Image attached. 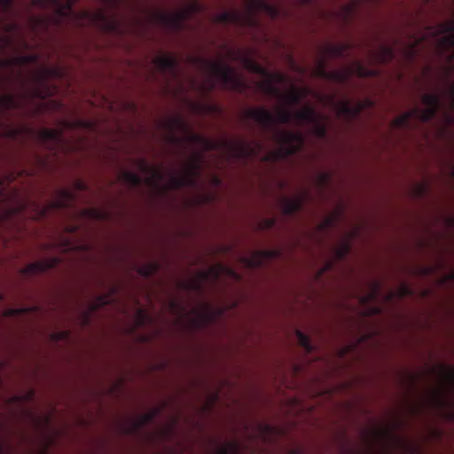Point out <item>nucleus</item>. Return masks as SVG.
<instances>
[{"instance_id":"obj_1","label":"nucleus","mask_w":454,"mask_h":454,"mask_svg":"<svg viewBox=\"0 0 454 454\" xmlns=\"http://www.w3.org/2000/svg\"><path fill=\"white\" fill-rule=\"evenodd\" d=\"M245 114L247 118L253 119L264 131L270 133L272 139L278 145V148L270 152L266 160H283L301 149L304 139L300 132L277 127V123H294V112L280 107L274 115L270 111L261 106L248 109Z\"/></svg>"},{"instance_id":"obj_2","label":"nucleus","mask_w":454,"mask_h":454,"mask_svg":"<svg viewBox=\"0 0 454 454\" xmlns=\"http://www.w3.org/2000/svg\"><path fill=\"white\" fill-rule=\"evenodd\" d=\"M170 125L173 129H178L185 132L186 140L192 144H195L203 147L205 151H213L223 145L227 148L230 157L235 160H248L256 157L258 153L262 149L261 142H247V141H225L222 144L211 140L203 135L192 133L190 131L188 124L179 116L171 120Z\"/></svg>"},{"instance_id":"obj_3","label":"nucleus","mask_w":454,"mask_h":454,"mask_svg":"<svg viewBox=\"0 0 454 454\" xmlns=\"http://www.w3.org/2000/svg\"><path fill=\"white\" fill-rule=\"evenodd\" d=\"M247 13L238 10L223 11L215 16L219 23L232 24L239 27L257 25L256 15L264 12L271 19H277L280 13L278 6L266 0H247Z\"/></svg>"},{"instance_id":"obj_4","label":"nucleus","mask_w":454,"mask_h":454,"mask_svg":"<svg viewBox=\"0 0 454 454\" xmlns=\"http://www.w3.org/2000/svg\"><path fill=\"white\" fill-rule=\"evenodd\" d=\"M207 67L210 74L215 78L223 89L244 93L247 88V82L231 66L222 62H208Z\"/></svg>"},{"instance_id":"obj_5","label":"nucleus","mask_w":454,"mask_h":454,"mask_svg":"<svg viewBox=\"0 0 454 454\" xmlns=\"http://www.w3.org/2000/svg\"><path fill=\"white\" fill-rule=\"evenodd\" d=\"M200 10L198 4H192L189 10H183L174 13L156 12L155 20L167 29L173 32H180L185 27V21L189 19L191 12Z\"/></svg>"},{"instance_id":"obj_6","label":"nucleus","mask_w":454,"mask_h":454,"mask_svg":"<svg viewBox=\"0 0 454 454\" xmlns=\"http://www.w3.org/2000/svg\"><path fill=\"white\" fill-rule=\"evenodd\" d=\"M203 155L195 153L191 159L184 176H172L170 183L173 188L179 189L185 186H192L195 184L194 177L198 176L201 169Z\"/></svg>"},{"instance_id":"obj_7","label":"nucleus","mask_w":454,"mask_h":454,"mask_svg":"<svg viewBox=\"0 0 454 454\" xmlns=\"http://www.w3.org/2000/svg\"><path fill=\"white\" fill-rule=\"evenodd\" d=\"M352 74L366 78L377 75V71L364 67L358 61H355L349 68L331 71L329 81L344 84L348 82Z\"/></svg>"},{"instance_id":"obj_8","label":"nucleus","mask_w":454,"mask_h":454,"mask_svg":"<svg viewBox=\"0 0 454 454\" xmlns=\"http://www.w3.org/2000/svg\"><path fill=\"white\" fill-rule=\"evenodd\" d=\"M425 108L414 107L418 111L419 121L428 122L432 121L442 107V97L437 93H427L422 96Z\"/></svg>"},{"instance_id":"obj_9","label":"nucleus","mask_w":454,"mask_h":454,"mask_svg":"<svg viewBox=\"0 0 454 454\" xmlns=\"http://www.w3.org/2000/svg\"><path fill=\"white\" fill-rule=\"evenodd\" d=\"M116 292V288L113 287L109 294L95 295L92 301L89 304V310L83 311L82 314V322L83 325H87L90 321V315L92 312L109 305L114 301V293Z\"/></svg>"},{"instance_id":"obj_10","label":"nucleus","mask_w":454,"mask_h":454,"mask_svg":"<svg viewBox=\"0 0 454 454\" xmlns=\"http://www.w3.org/2000/svg\"><path fill=\"white\" fill-rule=\"evenodd\" d=\"M153 65L161 74H168L176 78L178 73V61L170 54H161L154 58Z\"/></svg>"},{"instance_id":"obj_11","label":"nucleus","mask_w":454,"mask_h":454,"mask_svg":"<svg viewBox=\"0 0 454 454\" xmlns=\"http://www.w3.org/2000/svg\"><path fill=\"white\" fill-rule=\"evenodd\" d=\"M92 19L98 22L102 28L109 33H121V22L114 16H110L105 11L99 10L92 14Z\"/></svg>"},{"instance_id":"obj_12","label":"nucleus","mask_w":454,"mask_h":454,"mask_svg":"<svg viewBox=\"0 0 454 454\" xmlns=\"http://www.w3.org/2000/svg\"><path fill=\"white\" fill-rule=\"evenodd\" d=\"M58 258L42 260L27 265L23 270V273L27 276L42 274L51 269L55 268L58 265Z\"/></svg>"},{"instance_id":"obj_13","label":"nucleus","mask_w":454,"mask_h":454,"mask_svg":"<svg viewBox=\"0 0 454 454\" xmlns=\"http://www.w3.org/2000/svg\"><path fill=\"white\" fill-rule=\"evenodd\" d=\"M304 197L298 196L294 198L283 197L280 200V207L282 213L286 216H291L301 211L304 204Z\"/></svg>"},{"instance_id":"obj_14","label":"nucleus","mask_w":454,"mask_h":454,"mask_svg":"<svg viewBox=\"0 0 454 454\" xmlns=\"http://www.w3.org/2000/svg\"><path fill=\"white\" fill-rule=\"evenodd\" d=\"M372 58L379 64L386 65L395 59V51L391 45L380 43L378 48L372 52Z\"/></svg>"},{"instance_id":"obj_15","label":"nucleus","mask_w":454,"mask_h":454,"mask_svg":"<svg viewBox=\"0 0 454 454\" xmlns=\"http://www.w3.org/2000/svg\"><path fill=\"white\" fill-rule=\"evenodd\" d=\"M294 124L296 125H311L318 117H320L316 109L309 106L304 107L302 110L294 111Z\"/></svg>"},{"instance_id":"obj_16","label":"nucleus","mask_w":454,"mask_h":454,"mask_svg":"<svg viewBox=\"0 0 454 454\" xmlns=\"http://www.w3.org/2000/svg\"><path fill=\"white\" fill-rule=\"evenodd\" d=\"M418 111L414 108L402 114L395 118L392 121V126L396 129H412L411 120L419 121Z\"/></svg>"},{"instance_id":"obj_17","label":"nucleus","mask_w":454,"mask_h":454,"mask_svg":"<svg viewBox=\"0 0 454 454\" xmlns=\"http://www.w3.org/2000/svg\"><path fill=\"white\" fill-rule=\"evenodd\" d=\"M337 107L338 114L349 120L356 117L362 110V106H354L349 101H340L337 104Z\"/></svg>"},{"instance_id":"obj_18","label":"nucleus","mask_w":454,"mask_h":454,"mask_svg":"<svg viewBox=\"0 0 454 454\" xmlns=\"http://www.w3.org/2000/svg\"><path fill=\"white\" fill-rule=\"evenodd\" d=\"M59 198L52 203V207L56 208H67L74 201V193L67 189L58 191Z\"/></svg>"},{"instance_id":"obj_19","label":"nucleus","mask_w":454,"mask_h":454,"mask_svg":"<svg viewBox=\"0 0 454 454\" xmlns=\"http://www.w3.org/2000/svg\"><path fill=\"white\" fill-rule=\"evenodd\" d=\"M59 71L57 69L45 68L43 74L39 76V82L41 83L43 90L38 89L35 92V96L41 98H44L51 95V88L48 86L45 77L50 74L59 75Z\"/></svg>"},{"instance_id":"obj_20","label":"nucleus","mask_w":454,"mask_h":454,"mask_svg":"<svg viewBox=\"0 0 454 454\" xmlns=\"http://www.w3.org/2000/svg\"><path fill=\"white\" fill-rule=\"evenodd\" d=\"M137 163L141 172L152 176V178L146 180L147 183H153V180H160L162 178L160 171L150 165L146 160L139 159L137 160Z\"/></svg>"},{"instance_id":"obj_21","label":"nucleus","mask_w":454,"mask_h":454,"mask_svg":"<svg viewBox=\"0 0 454 454\" xmlns=\"http://www.w3.org/2000/svg\"><path fill=\"white\" fill-rule=\"evenodd\" d=\"M120 178L130 188H137L144 182L141 176L129 170H122L120 173Z\"/></svg>"},{"instance_id":"obj_22","label":"nucleus","mask_w":454,"mask_h":454,"mask_svg":"<svg viewBox=\"0 0 454 454\" xmlns=\"http://www.w3.org/2000/svg\"><path fill=\"white\" fill-rule=\"evenodd\" d=\"M260 90L265 94L272 98H276L280 99L283 98V93L280 90L273 84L271 81L260 82L259 83Z\"/></svg>"},{"instance_id":"obj_23","label":"nucleus","mask_w":454,"mask_h":454,"mask_svg":"<svg viewBox=\"0 0 454 454\" xmlns=\"http://www.w3.org/2000/svg\"><path fill=\"white\" fill-rule=\"evenodd\" d=\"M306 90H300L294 88L288 94L284 95L280 100H285L290 105H297L300 103L301 98L306 95Z\"/></svg>"},{"instance_id":"obj_24","label":"nucleus","mask_w":454,"mask_h":454,"mask_svg":"<svg viewBox=\"0 0 454 454\" xmlns=\"http://www.w3.org/2000/svg\"><path fill=\"white\" fill-rule=\"evenodd\" d=\"M351 48L349 43H341L334 45H330L327 48V51L330 55L335 58L345 57Z\"/></svg>"},{"instance_id":"obj_25","label":"nucleus","mask_w":454,"mask_h":454,"mask_svg":"<svg viewBox=\"0 0 454 454\" xmlns=\"http://www.w3.org/2000/svg\"><path fill=\"white\" fill-rule=\"evenodd\" d=\"M19 107V102L12 94L0 95V109L8 111Z\"/></svg>"},{"instance_id":"obj_26","label":"nucleus","mask_w":454,"mask_h":454,"mask_svg":"<svg viewBox=\"0 0 454 454\" xmlns=\"http://www.w3.org/2000/svg\"><path fill=\"white\" fill-rule=\"evenodd\" d=\"M312 133L320 139L327 137L328 129L326 124L322 121L321 116L318 117L311 125Z\"/></svg>"},{"instance_id":"obj_27","label":"nucleus","mask_w":454,"mask_h":454,"mask_svg":"<svg viewBox=\"0 0 454 454\" xmlns=\"http://www.w3.org/2000/svg\"><path fill=\"white\" fill-rule=\"evenodd\" d=\"M40 137L44 141H50L52 143H60L62 140V135L59 131L54 129H43L40 132Z\"/></svg>"},{"instance_id":"obj_28","label":"nucleus","mask_w":454,"mask_h":454,"mask_svg":"<svg viewBox=\"0 0 454 454\" xmlns=\"http://www.w3.org/2000/svg\"><path fill=\"white\" fill-rule=\"evenodd\" d=\"M159 270V265L156 262H148L138 268L137 272L142 277L150 278Z\"/></svg>"},{"instance_id":"obj_29","label":"nucleus","mask_w":454,"mask_h":454,"mask_svg":"<svg viewBox=\"0 0 454 454\" xmlns=\"http://www.w3.org/2000/svg\"><path fill=\"white\" fill-rule=\"evenodd\" d=\"M218 454H241V446L237 442H230L219 448Z\"/></svg>"},{"instance_id":"obj_30","label":"nucleus","mask_w":454,"mask_h":454,"mask_svg":"<svg viewBox=\"0 0 454 454\" xmlns=\"http://www.w3.org/2000/svg\"><path fill=\"white\" fill-rule=\"evenodd\" d=\"M296 337H297L299 345L301 347H302L306 352L310 353L313 351L314 346L312 345L310 339L308 335H306L302 332L297 330Z\"/></svg>"},{"instance_id":"obj_31","label":"nucleus","mask_w":454,"mask_h":454,"mask_svg":"<svg viewBox=\"0 0 454 454\" xmlns=\"http://www.w3.org/2000/svg\"><path fill=\"white\" fill-rule=\"evenodd\" d=\"M296 337H297L299 345L301 347H302L306 352L310 353L313 351L314 346L312 345L310 339L308 335H306L302 332L297 330Z\"/></svg>"},{"instance_id":"obj_32","label":"nucleus","mask_w":454,"mask_h":454,"mask_svg":"<svg viewBox=\"0 0 454 454\" xmlns=\"http://www.w3.org/2000/svg\"><path fill=\"white\" fill-rule=\"evenodd\" d=\"M330 72L326 69V61L323 59H318L317 67L315 68V75L318 78L329 80Z\"/></svg>"},{"instance_id":"obj_33","label":"nucleus","mask_w":454,"mask_h":454,"mask_svg":"<svg viewBox=\"0 0 454 454\" xmlns=\"http://www.w3.org/2000/svg\"><path fill=\"white\" fill-rule=\"evenodd\" d=\"M151 321V317L144 309H138L137 311V324L138 326H143Z\"/></svg>"},{"instance_id":"obj_34","label":"nucleus","mask_w":454,"mask_h":454,"mask_svg":"<svg viewBox=\"0 0 454 454\" xmlns=\"http://www.w3.org/2000/svg\"><path fill=\"white\" fill-rule=\"evenodd\" d=\"M184 288L190 291L200 293L203 290V285L199 280H192L187 283H184Z\"/></svg>"},{"instance_id":"obj_35","label":"nucleus","mask_w":454,"mask_h":454,"mask_svg":"<svg viewBox=\"0 0 454 454\" xmlns=\"http://www.w3.org/2000/svg\"><path fill=\"white\" fill-rule=\"evenodd\" d=\"M442 377L445 381L450 383V385L454 384V368L453 367H442Z\"/></svg>"},{"instance_id":"obj_36","label":"nucleus","mask_w":454,"mask_h":454,"mask_svg":"<svg viewBox=\"0 0 454 454\" xmlns=\"http://www.w3.org/2000/svg\"><path fill=\"white\" fill-rule=\"evenodd\" d=\"M350 251V245L348 242L341 244L340 247L336 250V254L339 259H343Z\"/></svg>"},{"instance_id":"obj_37","label":"nucleus","mask_w":454,"mask_h":454,"mask_svg":"<svg viewBox=\"0 0 454 454\" xmlns=\"http://www.w3.org/2000/svg\"><path fill=\"white\" fill-rule=\"evenodd\" d=\"M87 212L90 216H92L95 219L104 220V219L107 218V214L103 211H99L97 209H90Z\"/></svg>"},{"instance_id":"obj_38","label":"nucleus","mask_w":454,"mask_h":454,"mask_svg":"<svg viewBox=\"0 0 454 454\" xmlns=\"http://www.w3.org/2000/svg\"><path fill=\"white\" fill-rule=\"evenodd\" d=\"M379 292H380V284L375 283L373 285V288H372V292L369 294V295L367 297H364L362 299L363 301H366L368 300H375L379 294Z\"/></svg>"},{"instance_id":"obj_39","label":"nucleus","mask_w":454,"mask_h":454,"mask_svg":"<svg viewBox=\"0 0 454 454\" xmlns=\"http://www.w3.org/2000/svg\"><path fill=\"white\" fill-rule=\"evenodd\" d=\"M412 294V290L411 288L406 285V284H403L399 289H398V295L400 297H405V296H408V295H411Z\"/></svg>"},{"instance_id":"obj_40","label":"nucleus","mask_w":454,"mask_h":454,"mask_svg":"<svg viewBox=\"0 0 454 454\" xmlns=\"http://www.w3.org/2000/svg\"><path fill=\"white\" fill-rule=\"evenodd\" d=\"M203 112H217L219 111V107L213 104H201L197 106Z\"/></svg>"},{"instance_id":"obj_41","label":"nucleus","mask_w":454,"mask_h":454,"mask_svg":"<svg viewBox=\"0 0 454 454\" xmlns=\"http://www.w3.org/2000/svg\"><path fill=\"white\" fill-rule=\"evenodd\" d=\"M419 42L416 41L413 43H411L407 49V55L409 58H413L417 54V47H418Z\"/></svg>"},{"instance_id":"obj_42","label":"nucleus","mask_w":454,"mask_h":454,"mask_svg":"<svg viewBox=\"0 0 454 454\" xmlns=\"http://www.w3.org/2000/svg\"><path fill=\"white\" fill-rule=\"evenodd\" d=\"M215 87V82L212 80L209 81L207 84H201L200 86V90L203 92L212 91Z\"/></svg>"},{"instance_id":"obj_43","label":"nucleus","mask_w":454,"mask_h":454,"mask_svg":"<svg viewBox=\"0 0 454 454\" xmlns=\"http://www.w3.org/2000/svg\"><path fill=\"white\" fill-rule=\"evenodd\" d=\"M12 4L13 0H0V8L7 12L12 8Z\"/></svg>"},{"instance_id":"obj_44","label":"nucleus","mask_w":454,"mask_h":454,"mask_svg":"<svg viewBox=\"0 0 454 454\" xmlns=\"http://www.w3.org/2000/svg\"><path fill=\"white\" fill-rule=\"evenodd\" d=\"M276 223V220L274 218H268L263 223V227L266 229L272 228Z\"/></svg>"},{"instance_id":"obj_45","label":"nucleus","mask_w":454,"mask_h":454,"mask_svg":"<svg viewBox=\"0 0 454 454\" xmlns=\"http://www.w3.org/2000/svg\"><path fill=\"white\" fill-rule=\"evenodd\" d=\"M434 400L441 406H445L446 405V402L444 401V399L442 398V395L440 393H435L434 394Z\"/></svg>"},{"instance_id":"obj_46","label":"nucleus","mask_w":454,"mask_h":454,"mask_svg":"<svg viewBox=\"0 0 454 454\" xmlns=\"http://www.w3.org/2000/svg\"><path fill=\"white\" fill-rule=\"evenodd\" d=\"M251 69L258 74H263L265 72L264 69L256 63H251Z\"/></svg>"},{"instance_id":"obj_47","label":"nucleus","mask_w":454,"mask_h":454,"mask_svg":"<svg viewBox=\"0 0 454 454\" xmlns=\"http://www.w3.org/2000/svg\"><path fill=\"white\" fill-rule=\"evenodd\" d=\"M447 92H448L450 98H451L452 105L454 106V85L453 84L449 85Z\"/></svg>"},{"instance_id":"obj_48","label":"nucleus","mask_w":454,"mask_h":454,"mask_svg":"<svg viewBox=\"0 0 454 454\" xmlns=\"http://www.w3.org/2000/svg\"><path fill=\"white\" fill-rule=\"evenodd\" d=\"M16 29H17V25L16 24H8L5 27V31L6 32H13Z\"/></svg>"},{"instance_id":"obj_49","label":"nucleus","mask_w":454,"mask_h":454,"mask_svg":"<svg viewBox=\"0 0 454 454\" xmlns=\"http://www.w3.org/2000/svg\"><path fill=\"white\" fill-rule=\"evenodd\" d=\"M154 414H146L143 418V423H147L153 419Z\"/></svg>"},{"instance_id":"obj_50","label":"nucleus","mask_w":454,"mask_h":454,"mask_svg":"<svg viewBox=\"0 0 454 454\" xmlns=\"http://www.w3.org/2000/svg\"><path fill=\"white\" fill-rule=\"evenodd\" d=\"M168 139H169V142H171V143H178L179 142V138L175 135H170L168 137Z\"/></svg>"},{"instance_id":"obj_51","label":"nucleus","mask_w":454,"mask_h":454,"mask_svg":"<svg viewBox=\"0 0 454 454\" xmlns=\"http://www.w3.org/2000/svg\"><path fill=\"white\" fill-rule=\"evenodd\" d=\"M287 454H301V450L299 449H293Z\"/></svg>"},{"instance_id":"obj_52","label":"nucleus","mask_w":454,"mask_h":454,"mask_svg":"<svg viewBox=\"0 0 454 454\" xmlns=\"http://www.w3.org/2000/svg\"><path fill=\"white\" fill-rule=\"evenodd\" d=\"M67 335H68V333H67L63 332V333H59V334H58V338H59V339L66 338V337H67Z\"/></svg>"},{"instance_id":"obj_53","label":"nucleus","mask_w":454,"mask_h":454,"mask_svg":"<svg viewBox=\"0 0 454 454\" xmlns=\"http://www.w3.org/2000/svg\"><path fill=\"white\" fill-rule=\"evenodd\" d=\"M170 305H171V307L173 309H177L178 308V303L176 301H171Z\"/></svg>"},{"instance_id":"obj_54","label":"nucleus","mask_w":454,"mask_h":454,"mask_svg":"<svg viewBox=\"0 0 454 454\" xmlns=\"http://www.w3.org/2000/svg\"><path fill=\"white\" fill-rule=\"evenodd\" d=\"M17 134H18V130L13 129V130H12V131H11L10 136H11V137H15V136H17Z\"/></svg>"},{"instance_id":"obj_55","label":"nucleus","mask_w":454,"mask_h":454,"mask_svg":"<svg viewBox=\"0 0 454 454\" xmlns=\"http://www.w3.org/2000/svg\"><path fill=\"white\" fill-rule=\"evenodd\" d=\"M422 270H423V272H424L425 274H429V273H430V271H431V269H429V268H424V269H422Z\"/></svg>"},{"instance_id":"obj_56","label":"nucleus","mask_w":454,"mask_h":454,"mask_svg":"<svg viewBox=\"0 0 454 454\" xmlns=\"http://www.w3.org/2000/svg\"><path fill=\"white\" fill-rule=\"evenodd\" d=\"M264 429H265L266 431H269V432H270V431H271V430H273V428H272L270 426H268V425L264 426Z\"/></svg>"},{"instance_id":"obj_57","label":"nucleus","mask_w":454,"mask_h":454,"mask_svg":"<svg viewBox=\"0 0 454 454\" xmlns=\"http://www.w3.org/2000/svg\"><path fill=\"white\" fill-rule=\"evenodd\" d=\"M215 183L216 184H219L221 183V180L218 177H215Z\"/></svg>"},{"instance_id":"obj_58","label":"nucleus","mask_w":454,"mask_h":454,"mask_svg":"<svg viewBox=\"0 0 454 454\" xmlns=\"http://www.w3.org/2000/svg\"><path fill=\"white\" fill-rule=\"evenodd\" d=\"M202 278H207V273H205V272H203V273H202Z\"/></svg>"},{"instance_id":"obj_59","label":"nucleus","mask_w":454,"mask_h":454,"mask_svg":"<svg viewBox=\"0 0 454 454\" xmlns=\"http://www.w3.org/2000/svg\"><path fill=\"white\" fill-rule=\"evenodd\" d=\"M448 416L450 419H454V414H449Z\"/></svg>"},{"instance_id":"obj_60","label":"nucleus","mask_w":454,"mask_h":454,"mask_svg":"<svg viewBox=\"0 0 454 454\" xmlns=\"http://www.w3.org/2000/svg\"><path fill=\"white\" fill-rule=\"evenodd\" d=\"M79 186H80V188H81V189H83V188H84V184H82V183H80V184H79Z\"/></svg>"},{"instance_id":"obj_61","label":"nucleus","mask_w":454,"mask_h":454,"mask_svg":"<svg viewBox=\"0 0 454 454\" xmlns=\"http://www.w3.org/2000/svg\"><path fill=\"white\" fill-rule=\"evenodd\" d=\"M323 177H324V179L326 180L328 178V175L325 174V175H323Z\"/></svg>"},{"instance_id":"obj_62","label":"nucleus","mask_w":454,"mask_h":454,"mask_svg":"<svg viewBox=\"0 0 454 454\" xmlns=\"http://www.w3.org/2000/svg\"><path fill=\"white\" fill-rule=\"evenodd\" d=\"M278 77H279V80H283L284 79V76L282 74H279Z\"/></svg>"},{"instance_id":"obj_63","label":"nucleus","mask_w":454,"mask_h":454,"mask_svg":"<svg viewBox=\"0 0 454 454\" xmlns=\"http://www.w3.org/2000/svg\"><path fill=\"white\" fill-rule=\"evenodd\" d=\"M10 43H11V42H10V40H9V39H6V40H5V43H6V44H9Z\"/></svg>"},{"instance_id":"obj_64","label":"nucleus","mask_w":454,"mask_h":454,"mask_svg":"<svg viewBox=\"0 0 454 454\" xmlns=\"http://www.w3.org/2000/svg\"><path fill=\"white\" fill-rule=\"evenodd\" d=\"M393 297V294H389V296L387 297L388 300L392 299Z\"/></svg>"}]
</instances>
